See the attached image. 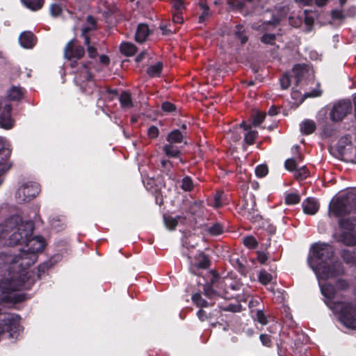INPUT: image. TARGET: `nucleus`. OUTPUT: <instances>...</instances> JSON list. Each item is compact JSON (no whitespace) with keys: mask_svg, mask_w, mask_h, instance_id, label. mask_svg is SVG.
Instances as JSON below:
<instances>
[{"mask_svg":"<svg viewBox=\"0 0 356 356\" xmlns=\"http://www.w3.org/2000/svg\"><path fill=\"white\" fill-rule=\"evenodd\" d=\"M19 264L17 254L0 252V268L7 266L9 275L0 282V303L14 305L24 302L26 294L19 291L30 289L35 282V273L22 269Z\"/></svg>","mask_w":356,"mask_h":356,"instance_id":"obj_1","label":"nucleus"},{"mask_svg":"<svg viewBox=\"0 0 356 356\" xmlns=\"http://www.w3.org/2000/svg\"><path fill=\"white\" fill-rule=\"evenodd\" d=\"M33 223L23 221L19 215H13L0 224V238H8L10 246L18 245L19 242L26 241L27 237L33 233Z\"/></svg>","mask_w":356,"mask_h":356,"instance_id":"obj_2","label":"nucleus"},{"mask_svg":"<svg viewBox=\"0 0 356 356\" xmlns=\"http://www.w3.org/2000/svg\"><path fill=\"white\" fill-rule=\"evenodd\" d=\"M33 234L27 237L26 241L19 242L18 245H25L26 250H20L17 254L19 266L22 269L29 271L28 268L31 267L38 259V253L41 252L45 248L46 243L44 238L41 236L32 237Z\"/></svg>","mask_w":356,"mask_h":356,"instance_id":"obj_3","label":"nucleus"},{"mask_svg":"<svg viewBox=\"0 0 356 356\" xmlns=\"http://www.w3.org/2000/svg\"><path fill=\"white\" fill-rule=\"evenodd\" d=\"M330 309L339 316V320L346 327L356 328V300L337 301Z\"/></svg>","mask_w":356,"mask_h":356,"instance_id":"obj_4","label":"nucleus"},{"mask_svg":"<svg viewBox=\"0 0 356 356\" xmlns=\"http://www.w3.org/2000/svg\"><path fill=\"white\" fill-rule=\"evenodd\" d=\"M338 225L342 232L339 234L337 241L347 247H356V218H341Z\"/></svg>","mask_w":356,"mask_h":356,"instance_id":"obj_5","label":"nucleus"},{"mask_svg":"<svg viewBox=\"0 0 356 356\" xmlns=\"http://www.w3.org/2000/svg\"><path fill=\"white\" fill-rule=\"evenodd\" d=\"M334 255L332 245L326 243L317 242L312 245L308 257V264L312 269H315L313 263L320 261L322 264L327 263Z\"/></svg>","mask_w":356,"mask_h":356,"instance_id":"obj_6","label":"nucleus"},{"mask_svg":"<svg viewBox=\"0 0 356 356\" xmlns=\"http://www.w3.org/2000/svg\"><path fill=\"white\" fill-rule=\"evenodd\" d=\"M184 248H186L182 250V254L184 256H186L189 260L190 266H189V271L192 274L195 275H200L201 270L208 269L211 265V261L209 257L204 254L203 252H199L194 257V261L192 259V257L190 255L189 248H194V245H191L190 247L188 245V243L185 242L183 244Z\"/></svg>","mask_w":356,"mask_h":356,"instance_id":"obj_7","label":"nucleus"},{"mask_svg":"<svg viewBox=\"0 0 356 356\" xmlns=\"http://www.w3.org/2000/svg\"><path fill=\"white\" fill-rule=\"evenodd\" d=\"M20 316L15 314H6L0 316V337L8 333L10 338L15 337L20 330Z\"/></svg>","mask_w":356,"mask_h":356,"instance_id":"obj_8","label":"nucleus"},{"mask_svg":"<svg viewBox=\"0 0 356 356\" xmlns=\"http://www.w3.org/2000/svg\"><path fill=\"white\" fill-rule=\"evenodd\" d=\"M211 277L203 286L204 296L210 299H215L220 297L224 293V282L221 280L220 275L213 270L210 272Z\"/></svg>","mask_w":356,"mask_h":356,"instance_id":"obj_9","label":"nucleus"},{"mask_svg":"<svg viewBox=\"0 0 356 356\" xmlns=\"http://www.w3.org/2000/svg\"><path fill=\"white\" fill-rule=\"evenodd\" d=\"M40 192V186L35 181H28L24 184L16 192L15 197L18 203L30 202Z\"/></svg>","mask_w":356,"mask_h":356,"instance_id":"obj_10","label":"nucleus"},{"mask_svg":"<svg viewBox=\"0 0 356 356\" xmlns=\"http://www.w3.org/2000/svg\"><path fill=\"white\" fill-rule=\"evenodd\" d=\"M352 109L353 105L350 100H340L334 104L330 113V119L333 122H341L352 112Z\"/></svg>","mask_w":356,"mask_h":356,"instance_id":"obj_11","label":"nucleus"},{"mask_svg":"<svg viewBox=\"0 0 356 356\" xmlns=\"http://www.w3.org/2000/svg\"><path fill=\"white\" fill-rule=\"evenodd\" d=\"M316 269L321 270L325 279L334 278L345 274V268L341 262L335 261L332 264H319Z\"/></svg>","mask_w":356,"mask_h":356,"instance_id":"obj_12","label":"nucleus"},{"mask_svg":"<svg viewBox=\"0 0 356 356\" xmlns=\"http://www.w3.org/2000/svg\"><path fill=\"white\" fill-rule=\"evenodd\" d=\"M337 152L340 156L350 158L356 162V146L353 147L352 142L347 136L341 137L337 146Z\"/></svg>","mask_w":356,"mask_h":356,"instance_id":"obj_13","label":"nucleus"},{"mask_svg":"<svg viewBox=\"0 0 356 356\" xmlns=\"http://www.w3.org/2000/svg\"><path fill=\"white\" fill-rule=\"evenodd\" d=\"M76 39L73 38L70 40L65 47L64 55L69 60H72L74 58L76 60L81 59L85 54L83 47L81 45L76 46Z\"/></svg>","mask_w":356,"mask_h":356,"instance_id":"obj_14","label":"nucleus"},{"mask_svg":"<svg viewBox=\"0 0 356 356\" xmlns=\"http://www.w3.org/2000/svg\"><path fill=\"white\" fill-rule=\"evenodd\" d=\"M321 292L324 297L325 304L330 309L337 302L334 300L337 295V289L334 284L330 282L321 284Z\"/></svg>","mask_w":356,"mask_h":356,"instance_id":"obj_15","label":"nucleus"},{"mask_svg":"<svg viewBox=\"0 0 356 356\" xmlns=\"http://www.w3.org/2000/svg\"><path fill=\"white\" fill-rule=\"evenodd\" d=\"M329 209L336 217H342L348 213L347 204L339 197L330 204Z\"/></svg>","mask_w":356,"mask_h":356,"instance_id":"obj_16","label":"nucleus"},{"mask_svg":"<svg viewBox=\"0 0 356 356\" xmlns=\"http://www.w3.org/2000/svg\"><path fill=\"white\" fill-rule=\"evenodd\" d=\"M19 42L25 49H32L37 42V38L31 31H24L19 35Z\"/></svg>","mask_w":356,"mask_h":356,"instance_id":"obj_17","label":"nucleus"},{"mask_svg":"<svg viewBox=\"0 0 356 356\" xmlns=\"http://www.w3.org/2000/svg\"><path fill=\"white\" fill-rule=\"evenodd\" d=\"M10 154L11 149L3 147L0 141V172H5L10 168L11 164L8 163Z\"/></svg>","mask_w":356,"mask_h":356,"instance_id":"obj_18","label":"nucleus"},{"mask_svg":"<svg viewBox=\"0 0 356 356\" xmlns=\"http://www.w3.org/2000/svg\"><path fill=\"white\" fill-rule=\"evenodd\" d=\"M150 32L151 31L149 27L147 24H138L135 33V40L138 43H144L147 40V37L149 35Z\"/></svg>","mask_w":356,"mask_h":356,"instance_id":"obj_19","label":"nucleus"},{"mask_svg":"<svg viewBox=\"0 0 356 356\" xmlns=\"http://www.w3.org/2000/svg\"><path fill=\"white\" fill-rule=\"evenodd\" d=\"M162 150L165 155L169 158H179L181 163H184V161L180 157L181 152L175 144L170 143L163 145Z\"/></svg>","mask_w":356,"mask_h":356,"instance_id":"obj_20","label":"nucleus"},{"mask_svg":"<svg viewBox=\"0 0 356 356\" xmlns=\"http://www.w3.org/2000/svg\"><path fill=\"white\" fill-rule=\"evenodd\" d=\"M188 131L181 132L180 129H175L170 131L166 136V141L172 144H178L184 141Z\"/></svg>","mask_w":356,"mask_h":356,"instance_id":"obj_21","label":"nucleus"},{"mask_svg":"<svg viewBox=\"0 0 356 356\" xmlns=\"http://www.w3.org/2000/svg\"><path fill=\"white\" fill-rule=\"evenodd\" d=\"M302 208L305 213L314 215L319 209V204L316 199L308 197L302 202Z\"/></svg>","mask_w":356,"mask_h":356,"instance_id":"obj_22","label":"nucleus"},{"mask_svg":"<svg viewBox=\"0 0 356 356\" xmlns=\"http://www.w3.org/2000/svg\"><path fill=\"white\" fill-rule=\"evenodd\" d=\"M339 254L345 264L356 266V248L353 250L343 249L340 251Z\"/></svg>","mask_w":356,"mask_h":356,"instance_id":"obj_23","label":"nucleus"},{"mask_svg":"<svg viewBox=\"0 0 356 356\" xmlns=\"http://www.w3.org/2000/svg\"><path fill=\"white\" fill-rule=\"evenodd\" d=\"M25 90L19 86H12L8 90V97L11 101H19L24 95Z\"/></svg>","mask_w":356,"mask_h":356,"instance_id":"obj_24","label":"nucleus"},{"mask_svg":"<svg viewBox=\"0 0 356 356\" xmlns=\"http://www.w3.org/2000/svg\"><path fill=\"white\" fill-rule=\"evenodd\" d=\"M119 102L122 108H131L134 106L131 95L128 91H122L119 97Z\"/></svg>","mask_w":356,"mask_h":356,"instance_id":"obj_25","label":"nucleus"},{"mask_svg":"<svg viewBox=\"0 0 356 356\" xmlns=\"http://www.w3.org/2000/svg\"><path fill=\"white\" fill-rule=\"evenodd\" d=\"M234 38L240 41L241 44L243 45L248 40L247 32L242 24H237L235 26V30L233 33Z\"/></svg>","mask_w":356,"mask_h":356,"instance_id":"obj_26","label":"nucleus"},{"mask_svg":"<svg viewBox=\"0 0 356 356\" xmlns=\"http://www.w3.org/2000/svg\"><path fill=\"white\" fill-rule=\"evenodd\" d=\"M233 265L237 271L243 276H246L248 273V269L245 266V263H247V260L245 257H240L234 260H233Z\"/></svg>","mask_w":356,"mask_h":356,"instance_id":"obj_27","label":"nucleus"},{"mask_svg":"<svg viewBox=\"0 0 356 356\" xmlns=\"http://www.w3.org/2000/svg\"><path fill=\"white\" fill-rule=\"evenodd\" d=\"M21 3L32 11L40 10L44 4V0H20Z\"/></svg>","mask_w":356,"mask_h":356,"instance_id":"obj_28","label":"nucleus"},{"mask_svg":"<svg viewBox=\"0 0 356 356\" xmlns=\"http://www.w3.org/2000/svg\"><path fill=\"white\" fill-rule=\"evenodd\" d=\"M316 126L312 120H305L300 124V129L302 134L309 135L315 131Z\"/></svg>","mask_w":356,"mask_h":356,"instance_id":"obj_29","label":"nucleus"},{"mask_svg":"<svg viewBox=\"0 0 356 356\" xmlns=\"http://www.w3.org/2000/svg\"><path fill=\"white\" fill-rule=\"evenodd\" d=\"M0 124L1 127L6 129H10L13 126V121L10 117V107H9L6 112H3L0 115Z\"/></svg>","mask_w":356,"mask_h":356,"instance_id":"obj_30","label":"nucleus"},{"mask_svg":"<svg viewBox=\"0 0 356 356\" xmlns=\"http://www.w3.org/2000/svg\"><path fill=\"white\" fill-rule=\"evenodd\" d=\"M136 46L131 42H124L120 44V50L121 54L126 56H131L137 51Z\"/></svg>","mask_w":356,"mask_h":356,"instance_id":"obj_31","label":"nucleus"},{"mask_svg":"<svg viewBox=\"0 0 356 356\" xmlns=\"http://www.w3.org/2000/svg\"><path fill=\"white\" fill-rule=\"evenodd\" d=\"M206 231L211 236H218L223 234L225 227L221 223L215 222L208 226Z\"/></svg>","mask_w":356,"mask_h":356,"instance_id":"obj_32","label":"nucleus"},{"mask_svg":"<svg viewBox=\"0 0 356 356\" xmlns=\"http://www.w3.org/2000/svg\"><path fill=\"white\" fill-rule=\"evenodd\" d=\"M163 70V63H156L155 65H151L147 68V73L151 77L159 76Z\"/></svg>","mask_w":356,"mask_h":356,"instance_id":"obj_33","label":"nucleus"},{"mask_svg":"<svg viewBox=\"0 0 356 356\" xmlns=\"http://www.w3.org/2000/svg\"><path fill=\"white\" fill-rule=\"evenodd\" d=\"M170 4L172 13H184L186 9L184 0H171Z\"/></svg>","mask_w":356,"mask_h":356,"instance_id":"obj_34","label":"nucleus"},{"mask_svg":"<svg viewBox=\"0 0 356 356\" xmlns=\"http://www.w3.org/2000/svg\"><path fill=\"white\" fill-rule=\"evenodd\" d=\"M192 301L194 305H195L197 307L202 308V307H208L209 302L204 300L201 293H194L191 297Z\"/></svg>","mask_w":356,"mask_h":356,"instance_id":"obj_35","label":"nucleus"},{"mask_svg":"<svg viewBox=\"0 0 356 356\" xmlns=\"http://www.w3.org/2000/svg\"><path fill=\"white\" fill-rule=\"evenodd\" d=\"M181 188L186 192H191L194 189V184L192 178L185 176L181 179Z\"/></svg>","mask_w":356,"mask_h":356,"instance_id":"obj_36","label":"nucleus"},{"mask_svg":"<svg viewBox=\"0 0 356 356\" xmlns=\"http://www.w3.org/2000/svg\"><path fill=\"white\" fill-rule=\"evenodd\" d=\"M309 176V171L308 168L304 165L300 168H297L294 173V177L298 181H302Z\"/></svg>","mask_w":356,"mask_h":356,"instance_id":"obj_37","label":"nucleus"},{"mask_svg":"<svg viewBox=\"0 0 356 356\" xmlns=\"http://www.w3.org/2000/svg\"><path fill=\"white\" fill-rule=\"evenodd\" d=\"M259 136V133L256 130H249L244 136V143L248 145H252L255 143V140Z\"/></svg>","mask_w":356,"mask_h":356,"instance_id":"obj_38","label":"nucleus"},{"mask_svg":"<svg viewBox=\"0 0 356 356\" xmlns=\"http://www.w3.org/2000/svg\"><path fill=\"white\" fill-rule=\"evenodd\" d=\"M227 4L232 11L238 12H242L245 6L241 0H227Z\"/></svg>","mask_w":356,"mask_h":356,"instance_id":"obj_39","label":"nucleus"},{"mask_svg":"<svg viewBox=\"0 0 356 356\" xmlns=\"http://www.w3.org/2000/svg\"><path fill=\"white\" fill-rule=\"evenodd\" d=\"M273 280V276L271 274L268 273L266 270H261L259 276L258 280L263 285H268Z\"/></svg>","mask_w":356,"mask_h":356,"instance_id":"obj_40","label":"nucleus"},{"mask_svg":"<svg viewBox=\"0 0 356 356\" xmlns=\"http://www.w3.org/2000/svg\"><path fill=\"white\" fill-rule=\"evenodd\" d=\"M243 245L249 249H255L258 247V242L254 236H246L243 238Z\"/></svg>","mask_w":356,"mask_h":356,"instance_id":"obj_41","label":"nucleus"},{"mask_svg":"<svg viewBox=\"0 0 356 356\" xmlns=\"http://www.w3.org/2000/svg\"><path fill=\"white\" fill-rule=\"evenodd\" d=\"M334 286L337 291H346L350 286L349 282L343 278L337 279L335 282Z\"/></svg>","mask_w":356,"mask_h":356,"instance_id":"obj_42","label":"nucleus"},{"mask_svg":"<svg viewBox=\"0 0 356 356\" xmlns=\"http://www.w3.org/2000/svg\"><path fill=\"white\" fill-rule=\"evenodd\" d=\"M300 202V197L298 193H289L285 196L284 202L287 205H294Z\"/></svg>","mask_w":356,"mask_h":356,"instance_id":"obj_43","label":"nucleus"},{"mask_svg":"<svg viewBox=\"0 0 356 356\" xmlns=\"http://www.w3.org/2000/svg\"><path fill=\"white\" fill-rule=\"evenodd\" d=\"M276 35L274 33H266L260 38V41L263 44L268 45H274L275 44Z\"/></svg>","mask_w":356,"mask_h":356,"instance_id":"obj_44","label":"nucleus"},{"mask_svg":"<svg viewBox=\"0 0 356 356\" xmlns=\"http://www.w3.org/2000/svg\"><path fill=\"white\" fill-rule=\"evenodd\" d=\"M52 264L50 261L44 262L40 264L38 267L37 272V277L38 279H41L42 277L45 275V273L49 270V269L51 267Z\"/></svg>","mask_w":356,"mask_h":356,"instance_id":"obj_45","label":"nucleus"},{"mask_svg":"<svg viewBox=\"0 0 356 356\" xmlns=\"http://www.w3.org/2000/svg\"><path fill=\"white\" fill-rule=\"evenodd\" d=\"M163 221L167 228L170 230H175L176 227L177 226V222L176 219L170 215L164 214Z\"/></svg>","mask_w":356,"mask_h":356,"instance_id":"obj_46","label":"nucleus"},{"mask_svg":"<svg viewBox=\"0 0 356 356\" xmlns=\"http://www.w3.org/2000/svg\"><path fill=\"white\" fill-rule=\"evenodd\" d=\"M254 319L262 325H266L268 323L267 316L264 314L263 309H261L255 311Z\"/></svg>","mask_w":356,"mask_h":356,"instance_id":"obj_47","label":"nucleus"},{"mask_svg":"<svg viewBox=\"0 0 356 356\" xmlns=\"http://www.w3.org/2000/svg\"><path fill=\"white\" fill-rule=\"evenodd\" d=\"M266 118V113L264 112L257 111L252 116V124L257 127L263 122Z\"/></svg>","mask_w":356,"mask_h":356,"instance_id":"obj_48","label":"nucleus"},{"mask_svg":"<svg viewBox=\"0 0 356 356\" xmlns=\"http://www.w3.org/2000/svg\"><path fill=\"white\" fill-rule=\"evenodd\" d=\"M268 173V168L266 164H260L255 168V175L257 177H264Z\"/></svg>","mask_w":356,"mask_h":356,"instance_id":"obj_49","label":"nucleus"},{"mask_svg":"<svg viewBox=\"0 0 356 356\" xmlns=\"http://www.w3.org/2000/svg\"><path fill=\"white\" fill-rule=\"evenodd\" d=\"M297 161L293 158L288 159L284 162V168L289 172H296L297 170Z\"/></svg>","mask_w":356,"mask_h":356,"instance_id":"obj_50","label":"nucleus"},{"mask_svg":"<svg viewBox=\"0 0 356 356\" xmlns=\"http://www.w3.org/2000/svg\"><path fill=\"white\" fill-rule=\"evenodd\" d=\"M242 306L241 304H232L230 303L227 306L220 307V309L225 312H231L234 313L240 312L241 311Z\"/></svg>","mask_w":356,"mask_h":356,"instance_id":"obj_51","label":"nucleus"},{"mask_svg":"<svg viewBox=\"0 0 356 356\" xmlns=\"http://www.w3.org/2000/svg\"><path fill=\"white\" fill-rule=\"evenodd\" d=\"M243 207L245 210H247L248 214H247V218L249 219L250 221L254 222H258L260 220L262 219V217L261 215L257 213L254 214V213H252L249 210L250 209L248 208V204L245 203L243 205Z\"/></svg>","mask_w":356,"mask_h":356,"instance_id":"obj_52","label":"nucleus"},{"mask_svg":"<svg viewBox=\"0 0 356 356\" xmlns=\"http://www.w3.org/2000/svg\"><path fill=\"white\" fill-rule=\"evenodd\" d=\"M161 108L163 111L165 113H173L176 111L177 107L176 106L168 101L163 102L161 104Z\"/></svg>","mask_w":356,"mask_h":356,"instance_id":"obj_53","label":"nucleus"},{"mask_svg":"<svg viewBox=\"0 0 356 356\" xmlns=\"http://www.w3.org/2000/svg\"><path fill=\"white\" fill-rule=\"evenodd\" d=\"M259 339L263 346L270 348L273 346V342L271 339V336L267 334H261L259 336Z\"/></svg>","mask_w":356,"mask_h":356,"instance_id":"obj_54","label":"nucleus"},{"mask_svg":"<svg viewBox=\"0 0 356 356\" xmlns=\"http://www.w3.org/2000/svg\"><path fill=\"white\" fill-rule=\"evenodd\" d=\"M63 12L60 5L58 3H52L50 6V14L54 17H58Z\"/></svg>","mask_w":356,"mask_h":356,"instance_id":"obj_55","label":"nucleus"},{"mask_svg":"<svg viewBox=\"0 0 356 356\" xmlns=\"http://www.w3.org/2000/svg\"><path fill=\"white\" fill-rule=\"evenodd\" d=\"M197 316L199 320L201 321H209L212 318L211 313H208L202 309H200L197 311Z\"/></svg>","mask_w":356,"mask_h":356,"instance_id":"obj_56","label":"nucleus"},{"mask_svg":"<svg viewBox=\"0 0 356 356\" xmlns=\"http://www.w3.org/2000/svg\"><path fill=\"white\" fill-rule=\"evenodd\" d=\"M90 29L88 28H82L81 29V37H82L84 40V44L87 47L90 45Z\"/></svg>","mask_w":356,"mask_h":356,"instance_id":"obj_57","label":"nucleus"},{"mask_svg":"<svg viewBox=\"0 0 356 356\" xmlns=\"http://www.w3.org/2000/svg\"><path fill=\"white\" fill-rule=\"evenodd\" d=\"M280 81L281 88H282V89H284V90L287 89L291 85L290 77L287 74H283L281 76Z\"/></svg>","mask_w":356,"mask_h":356,"instance_id":"obj_58","label":"nucleus"},{"mask_svg":"<svg viewBox=\"0 0 356 356\" xmlns=\"http://www.w3.org/2000/svg\"><path fill=\"white\" fill-rule=\"evenodd\" d=\"M155 179L150 178L147 179L146 181H144V186H145L146 189L149 191H151L152 193L154 192L156 188H158L155 184Z\"/></svg>","mask_w":356,"mask_h":356,"instance_id":"obj_59","label":"nucleus"},{"mask_svg":"<svg viewBox=\"0 0 356 356\" xmlns=\"http://www.w3.org/2000/svg\"><path fill=\"white\" fill-rule=\"evenodd\" d=\"M223 193L222 192H217L214 195V206L217 208L221 207L223 206L224 202L222 201Z\"/></svg>","mask_w":356,"mask_h":356,"instance_id":"obj_60","label":"nucleus"},{"mask_svg":"<svg viewBox=\"0 0 356 356\" xmlns=\"http://www.w3.org/2000/svg\"><path fill=\"white\" fill-rule=\"evenodd\" d=\"M87 22L89 24V26H85L83 28H88L90 29V31H92L96 30L97 29V22L92 15H88L86 18Z\"/></svg>","mask_w":356,"mask_h":356,"instance_id":"obj_61","label":"nucleus"},{"mask_svg":"<svg viewBox=\"0 0 356 356\" xmlns=\"http://www.w3.org/2000/svg\"><path fill=\"white\" fill-rule=\"evenodd\" d=\"M159 130L157 127L154 125H152L149 127L147 130V135L149 138L152 139L156 138L159 136Z\"/></svg>","mask_w":356,"mask_h":356,"instance_id":"obj_62","label":"nucleus"},{"mask_svg":"<svg viewBox=\"0 0 356 356\" xmlns=\"http://www.w3.org/2000/svg\"><path fill=\"white\" fill-rule=\"evenodd\" d=\"M161 163L162 168L166 172V174H169L170 172H171V170L173 167L172 162L171 161L162 160Z\"/></svg>","mask_w":356,"mask_h":356,"instance_id":"obj_63","label":"nucleus"},{"mask_svg":"<svg viewBox=\"0 0 356 356\" xmlns=\"http://www.w3.org/2000/svg\"><path fill=\"white\" fill-rule=\"evenodd\" d=\"M268 256L266 253H265L264 252H261V251H257V259L258 260V261L261 264H264L266 261L268 260Z\"/></svg>","mask_w":356,"mask_h":356,"instance_id":"obj_64","label":"nucleus"}]
</instances>
